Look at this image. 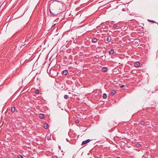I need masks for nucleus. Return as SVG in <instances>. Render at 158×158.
Segmentation results:
<instances>
[{
	"instance_id": "nucleus-1",
	"label": "nucleus",
	"mask_w": 158,
	"mask_h": 158,
	"mask_svg": "<svg viewBox=\"0 0 158 158\" xmlns=\"http://www.w3.org/2000/svg\"><path fill=\"white\" fill-rule=\"evenodd\" d=\"M91 140L89 139H88L85 141H83L82 143V145L85 144L89 143Z\"/></svg>"
},
{
	"instance_id": "nucleus-2",
	"label": "nucleus",
	"mask_w": 158,
	"mask_h": 158,
	"mask_svg": "<svg viewBox=\"0 0 158 158\" xmlns=\"http://www.w3.org/2000/svg\"><path fill=\"white\" fill-rule=\"evenodd\" d=\"M39 117L41 119H44V116L43 114H39Z\"/></svg>"
},
{
	"instance_id": "nucleus-3",
	"label": "nucleus",
	"mask_w": 158,
	"mask_h": 158,
	"mask_svg": "<svg viewBox=\"0 0 158 158\" xmlns=\"http://www.w3.org/2000/svg\"><path fill=\"white\" fill-rule=\"evenodd\" d=\"M68 73V71L67 70H65L62 72V74L64 75H66Z\"/></svg>"
},
{
	"instance_id": "nucleus-4",
	"label": "nucleus",
	"mask_w": 158,
	"mask_h": 158,
	"mask_svg": "<svg viewBox=\"0 0 158 158\" xmlns=\"http://www.w3.org/2000/svg\"><path fill=\"white\" fill-rule=\"evenodd\" d=\"M98 39L96 38H94L92 39V42L93 43H95L97 42Z\"/></svg>"
},
{
	"instance_id": "nucleus-5",
	"label": "nucleus",
	"mask_w": 158,
	"mask_h": 158,
	"mask_svg": "<svg viewBox=\"0 0 158 158\" xmlns=\"http://www.w3.org/2000/svg\"><path fill=\"white\" fill-rule=\"evenodd\" d=\"M44 127L45 129H47L49 127V125L47 123L44 124Z\"/></svg>"
},
{
	"instance_id": "nucleus-6",
	"label": "nucleus",
	"mask_w": 158,
	"mask_h": 158,
	"mask_svg": "<svg viewBox=\"0 0 158 158\" xmlns=\"http://www.w3.org/2000/svg\"><path fill=\"white\" fill-rule=\"evenodd\" d=\"M140 63L138 61L136 62L135 64V65L136 67H139V66Z\"/></svg>"
},
{
	"instance_id": "nucleus-7",
	"label": "nucleus",
	"mask_w": 158,
	"mask_h": 158,
	"mask_svg": "<svg viewBox=\"0 0 158 158\" xmlns=\"http://www.w3.org/2000/svg\"><path fill=\"white\" fill-rule=\"evenodd\" d=\"M102 70L103 72H105L107 71V68L106 67H104L102 69Z\"/></svg>"
},
{
	"instance_id": "nucleus-8",
	"label": "nucleus",
	"mask_w": 158,
	"mask_h": 158,
	"mask_svg": "<svg viewBox=\"0 0 158 158\" xmlns=\"http://www.w3.org/2000/svg\"><path fill=\"white\" fill-rule=\"evenodd\" d=\"M15 110V106H13L11 107V110L12 112H14Z\"/></svg>"
},
{
	"instance_id": "nucleus-9",
	"label": "nucleus",
	"mask_w": 158,
	"mask_h": 158,
	"mask_svg": "<svg viewBox=\"0 0 158 158\" xmlns=\"http://www.w3.org/2000/svg\"><path fill=\"white\" fill-rule=\"evenodd\" d=\"M110 54H113L114 53V51L113 49H111L109 52Z\"/></svg>"
},
{
	"instance_id": "nucleus-10",
	"label": "nucleus",
	"mask_w": 158,
	"mask_h": 158,
	"mask_svg": "<svg viewBox=\"0 0 158 158\" xmlns=\"http://www.w3.org/2000/svg\"><path fill=\"white\" fill-rule=\"evenodd\" d=\"M116 93V91L115 90H113L111 91L110 94H112V95H114L115 93Z\"/></svg>"
},
{
	"instance_id": "nucleus-11",
	"label": "nucleus",
	"mask_w": 158,
	"mask_h": 158,
	"mask_svg": "<svg viewBox=\"0 0 158 158\" xmlns=\"http://www.w3.org/2000/svg\"><path fill=\"white\" fill-rule=\"evenodd\" d=\"M102 97L104 98H106L107 97V95L106 94L104 93L103 94Z\"/></svg>"
},
{
	"instance_id": "nucleus-12",
	"label": "nucleus",
	"mask_w": 158,
	"mask_h": 158,
	"mask_svg": "<svg viewBox=\"0 0 158 158\" xmlns=\"http://www.w3.org/2000/svg\"><path fill=\"white\" fill-rule=\"evenodd\" d=\"M111 39L109 37H108L107 38V40L109 42H110V41Z\"/></svg>"
},
{
	"instance_id": "nucleus-13",
	"label": "nucleus",
	"mask_w": 158,
	"mask_h": 158,
	"mask_svg": "<svg viewBox=\"0 0 158 158\" xmlns=\"http://www.w3.org/2000/svg\"><path fill=\"white\" fill-rule=\"evenodd\" d=\"M64 98L65 99H67L68 98V96L67 95H64Z\"/></svg>"
},
{
	"instance_id": "nucleus-14",
	"label": "nucleus",
	"mask_w": 158,
	"mask_h": 158,
	"mask_svg": "<svg viewBox=\"0 0 158 158\" xmlns=\"http://www.w3.org/2000/svg\"><path fill=\"white\" fill-rule=\"evenodd\" d=\"M18 158H23V156L21 155H19L18 156Z\"/></svg>"
},
{
	"instance_id": "nucleus-15",
	"label": "nucleus",
	"mask_w": 158,
	"mask_h": 158,
	"mask_svg": "<svg viewBox=\"0 0 158 158\" xmlns=\"http://www.w3.org/2000/svg\"><path fill=\"white\" fill-rule=\"evenodd\" d=\"M148 21L149 22H152V23H156V22L155 21L152 20H148Z\"/></svg>"
},
{
	"instance_id": "nucleus-16",
	"label": "nucleus",
	"mask_w": 158,
	"mask_h": 158,
	"mask_svg": "<svg viewBox=\"0 0 158 158\" xmlns=\"http://www.w3.org/2000/svg\"><path fill=\"white\" fill-rule=\"evenodd\" d=\"M113 27L114 28H116L117 27V25L116 24H115L114 25Z\"/></svg>"
},
{
	"instance_id": "nucleus-17",
	"label": "nucleus",
	"mask_w": 158,
	"mask_h": 158,
	"mask_svg": "<svg viewBox=\"0 0 158 158\" xmlns=\"http://www.w3.org/2000/svg\"><path fill=\"white\" fill-rule=\"evenodd\" d=\"M50 13L51 14V15H55V14H54L51 11V10H50Z\"/></svg>"
},
{
	"instance_id": "nucleus-18",
	"label": "nucleus",
	"mask_w": 158,
	"mask_h": 158,
	"mask_svg": "<svg viewBox=\"0 0 158 158\" xmlns=\"http://www.w3.org/2000/svg\"><path fill=\"white\" fill-rule=\"evenodd\" d=\"M35 93L36 94H38L39 93V90H36L35 91Z\"/></svg>"
},
{
	"instance_id": "nucleus-19",
	"label": "nucleus",
	"mask_w": 158,
	"mask_h": 158,
	"mask_svg": "<svg viewBox=\"0 0 158 158\" xmlns=\"http://www.w3.org/2000/svg\"><path fill=\"white\" fill-rule=\"evenodd\" d=\"M75 122L76 123H79V121L78 120H76L75 121Z\"/></svg>"
},
{
	"instance_id": "nucleus-20",
	"label": "nucleus",
	"mask_w": 158,
	"mask_h": 158,
	"mask_svg": "<svg viewBox=\"0 0 158 158\" xmlns=\"http://www.w3.org/2000/svg\"><path fill=\"white\" fill-rule=\"evenodd\" d=\"M141 123L142 125H144L145 124V122L143 121H142L141 122Z\"/></svg>"
},
{
	"instance_id": "nucleus-21",
	"label": "nucleus",
	"mask_w": 158,
	"mask_h": 158,
	"mask_svg": "<svg viewBox=\"0 0 158 158\" xmlns=\"http://www.w3.org/2000/svg\"><path fill=\"white\" fill-rule=\"evenodd\" d=\"M124 87H125V85H123L121 86V87L122 88Z\"/></svg>"
},
{
	"instance_id": "nucleus-22",
	"label": "nucleus",
	"mask_w": 158,
	"mask_h": 158,
	"mask_svg": "<svg viewBox=\"0 0 158 158\" xmlns=\"http://www.w3.org/2000/svg\"><path fill=\"white\" fill-rule=\"evenodd\" d=\"M56 23L54 24V25H53L52 26V27H54L56 25Z\"/></svg>"
},
{
	"instance_id": "nucleus-23",
	"label": "nucleus",
	"mask_w": 158,
	"mask_h": 158,
	"mask_svg": "<svg viewBox=\"0 0 158 158\" xmlns=\"http://www.w3.org/2000/svg\"><path fill=\"white\" fill-rule=\"evenodd\" d=\"M138 144V145H137V146H138H138H139V144Z\"/></svg>"
},
{
	"instance_id": "nucleus-24",
	"label": "nucleus",
	"mask_w": 158,
	"mask_h": 158,
	"mask_svg": "<svg viewBox=\"0 0 158 158\" xmlns=\"http://www.w3.org/2000/svg\"><path fill=\"white\" fill-rule=\"evenodd\" d=\"M138 144V145H137V146H138H138H139V144Z\"/></svg>"
},
{
	"instance_id": "nucleus-25",
	"label": "nucleus",
	"mask_w": 158,
	"mask_h": 158,
	"mask_svg": "<svg viewBox=\"0 0 158 158\" xmlns=\"http://www.w3.org/2000/svg\"><path fill=\"white\" fill-rule=\"evenodd\" d=\"M138 144V145H137V146H138H138H139V144Z\"/></svg>"
},
{
	"instance_id": "nucleus-26",
	"label": "nucleus",
	"mask_w": 158,
	"mask_h": 158,
	"mask_svg": "<svg viewBox=\"0 0 158 158\" xmlns=\"http://www.w3.org/2000/svg\"><path fill=\"white\" fill-rule=\"evenodd\" d=\"M116 158H120L119 157H116Z\"/></svg>"
}]
</instances>
